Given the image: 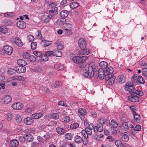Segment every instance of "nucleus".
Returning a JSON list of instances; mask_svg holds the SVG:
<instances>
[{"label": "nucleus", "mask_w": 147, "mask_h": 147, "mask_svg": "<svg viewBox=\"0 0 147 147\" xmlns=\"http://www.w3.org/2000/svg\"><path fill=\"white\" fill-rule=\"evenodd\" d=\"M97 69V67L95 65L90 66L88 67L87 72L86 70H84L82 74L85 77L92 78L94 75V72Z\"/></svg>", "instance_id": "obj_1"}, {"label": "nucleus", "mask_w": 147, "mask_h": 147, "mask_svg": "<svg viewBox=\"0 0 147 147\" xmlns=\"http://www.w3.org/2000/svg\"><path fill=\"white\" fill-rule=\"evenodd\" d=\"M65 34L66 36H69L73 34V31L74 30V26L70 23H65L62 26Z\"/></svg>", "instance_id": "obj_2"}, {"label": "nucleus", "mask_w": 147, "mask_h": 147, "mask_svg": "<svg viewBox=\"0 0 147 147\" xmlns=\"http://www.w3.org/2000/svg\"><path fill=\"white\" fill-rule=\"evenodd\" d=\"M70 58L74 63L79 64L82 61L83 59H87V57H79L77 56H73V55H70Z\"/></svg>", "instance_id": "obj_3"}, {"label": "nucleus", "mask_w": 147, "mask_h": 147, "mask_svg": "<svg viewBox=\"0 0 147 147\" xmlns=\"http://www.w3.org/2000/svg\"><path fill=\"white\" fill-rule=\"evenodd\" d=\"M54 18V15L46 13L41 16L42 20L45 23L49 22L51 19Z\"/></svg>", "instance_id": "obj_4"}, {"label": "nucleus", "mask_w": 147, "mask_h": 147, "mask_svg": "<svg viewBox=\"0 0 147 147\" xmlns=\"http://www.w3.org/2000/svg\"><path fill=\"white\" fill-rule=\"evenodd\" d=\"M128 99L129 101L134 102H138L139 100V96H136V94L133 92L128 96Z\"/></svg>", "instance_id": "obj_5"}, {"label": "nucleus", "mask_w": 147, "mask_h": 147, "mask_svg": "<svg viewBox=\"0 0 147 147\" xmlns=\"http://www.w3.org/2000/svg\"><path fill=\"white\" fill-rule=\"evenodd\" d=\"M135 87L133 84L131 82H127L125 86V90L131 92L133 91Z\"/></svg>", "instance_id": "obj_6"}, {"label": "nucleus", "mask_w": 147, "mask_h": 147, "mask_svg": "<svg viewBox=\"0 0 147 147\" xmlns=\"http://www.w3.org/2000/svg\"><path fill=\"white\" fill-rule=\"evenodd\" d=\"M128 127L127 123L126 122H123L122 125L118 127V131L119 132H122L123 131L127 130Z\"/></svg>", "instance_id": "obj_7"}, {"label": "nucleus", "mask_w": 147, "mask_h": 147, "mask_svg": "<svg viewBox=\"0 0 147 147\" xmlns=\"http://www.w3.org/2000/svg\"><path fill=\"white\" fill-rule=\"evenodd\" d=\"M3 49L5 53L9 55H11L13 52V49L12 47L8 45L4 46Z\"/></svg>", "instance_id": "obj_8"}, {"label": "nucleus", "mask_w": 147, "mask_h": 147, "mask_svg": "<svg viewBox=\"0 0 147 147\" xmlns=\"http://www.w3.org/2000/svg\"><path fill=\"white\" fill-rule=\"evenodd\" d=\"M78 45L81 49H85L86 47V43L85 40L82 38L79 39L78 41Z\"/></svg>", "instance_id": "obj_9"}, {"label": "nucleus", "mask_w": 147, "mask_h": 147, "mask_svg": "<svg viewBox=\"0 0 147 147\" xmlns=\"http://www.w3.org/2000/svg\"><path fill=\"white\" fill-rule=\"evenodd\" d=\"M11 107L14 109L19 110L23 107L24 105L20 102H16L13 103Z\"/></svg>", "instance_id": "obj_10"}, {"label": "nucleus", "mask_w": 147, "mask_h": 147, "mask_svg": "<svg viewBox=\"0 0 147 147\" xmlns=\"http://www.w3.org/2000/svg\"><path fill=\"white\" fill-rule=\"evenodd\" d=\"M11 97L8 95L4 96L2 99V102L3 104H7L10 102L11 101Z\"/></svg>", "instance_id": "obj_11"}, {"label": "nucleus", "mask_w": 147, "mask_h": 147, "mask_svg": "<svg viewBox=\"0 0 147 147\" xmlns=\"http://www.w3.org/2000/svg\"><path fill=\"white\" fill-rule=\"evenodd\" d=\"M17 26L21 29H23L25 28L26 27V23L23 20L18 21L16 23Z\"/></svg>", "instance_id": "obj_12"}, {"label": "nucleus", "mask_w": 147, "mask_h": 147, "mask_svg": "<svg viewBox=\"0 0 147 147\" xmlns=\"http://www.w3.org/2000/svg\"><path fill=\"white\" fill-rule=\"evenodd\" d=\"M103 126L101 124L97 123V125L93 127L94 131L95 132L97 131L99 132H102L103 130Z\"/></svg>", "instance_id": "obj_13"}, {"label": "nucleus", "mask_w": 147, "mask_h": 147, "mask_svg": "<svg viewBox=\"0 0 147 147\" xmlns=\"http://www.w3.org/2000/svg\"><path fill=\"white\" fill-rule=\"evenodd\" d=\"M16 69V72L18 73H23L26 71V67L23 66H17Z\"/></svg>", "instance_id": "obj_14"}, {"label": "nucleus", "mask_w": 147, "mask_h": 147, "mask_svg": "<svg viewBox=\"0 0 147 147\" xmlns=\"http://www.w3.org/2000/svg\"><path fill=\"white\" fill-rule=\"evenodd\" d=\"M120 137L121 140L124 142H127L129 140L128 135L124 133L120 135Z\"/></svg>", "instance_id": "obj_15"}, {"label": "nucleus", "mask_w": 147, "mask_h": 147, "mask_svg": "<svg viewBox=\"0 0 147 147\" xmlns=\"http://www.w3.org/2000/svg\"><path fill=\"white\" fill-rule=\"evenodd\" d=\"M59 115L57 113H53L52 115L49 116L46 115L45 117V118H47L48 119L50 118L54 119H57L59 118Z\"/></svg>", "instance_id": "obj_16"}, {"label": "nucleus", "mask_w": 147, "mask_h": 147, "mask_svg": "<svg viewBox=\"0 0 147 147\" xmlns=\"http://www.w3.org/2000/svg\"><path fill=\"white\" fill-rule=\"evenodd\" d=\"M53 42L51 41L42 40L40 42V44L44 47H46L51 45Z\"/></svg>", "instance_id": "obj_17"}, {"label": "nucleus", "mask_w": 147, "mask_h": 147, "mask_svg": "<svg viewBox=\"0 0 147 147\" xmlns=\"http://www.w3.org/2000/svg\"><path fill=\"white\" fill-rule=\"evenodd\" d=\"M98 77L101 79H103L105 77V73L103 69H99L98 72Z\"/></svg>", "instance_id": "obj_18"}, {"label": "nucleus", "mask_w": 147, "mask_h": 147, "mask_svg": "<svg viewBox=\"0 0 147 147\" xmlns=\"http://www.w3.org/2000/svg\"><path fill=\"white\" fill-rule=\"evenodd\" d=\"M24 123L27 125H31L33 122L32 118L30 117H27L24 119Z\"/></svg>", "instance_id": "obj_19"}, {"label": "nucleus", "mask_w": 147, "mask_h": 147, "mask_svg": "<svg viewBox=\"0 0 147 147\" xmlns=\"http://www.w3.org/2000/svg\"><path fill=\"white\" fill-rule=\"evenodd\" d=\"M19 144L18 141L16 139H14L10 141L9 145L11 147H17Z\"/></svg>", "instance_id": "obj_20"}, {"label": "nucleus", "mask_w": 147, "mask_h": 147, "mask_svg": "<svg viewBox=\"0 0 147 147\" xmlns=\"http://www.w3.org/2000/svg\"><path fill=\"white\" fill-rule=\"evenodd\" d=\"M14 42L16 45L20 47H21L23 45L21 40L18 37H16L15 38Z\"/></svg>", "instance_id": "obj_21"}, {"label": "nucleus", "mask_w": 147, "mask_h": 147, "mask_svg": "<svg viewBox=\"0 0 147 147\" xmlns=\"http://www.w3.org/2000/svg\"><path fill=\"white\" fill-rule=\"evenodd\" d=\"M56 130L57 133L60 135H63L66 133L65 130L61 127H57Z\"/></svg>", "instance_id": "obj_22"}, {"label": "nucleus", "mask_w": 147, "mask_h": 147, "mask_svg": "<svg viewBox=\"0 0 147 147\" xmlns=\"http://www.w3.org/2000/svg\"><path fill=\"white\" fill-rule=\"evenodd\" d=\"M82 49V50L79 53L81 55H87L90 53V52L89 50L85 49Z\"/></svg>", "instance_id": "obj_23"}, {"label": "nucleus", "mask_w": 147, "mask_h": 147, "mask_svg": "<svg viewBox=\"0 0 147 147\" xmlns=\"http://www.w3.org/2000/svg\"><path fill=\"white\" fill-rule=\"evenodd\" d=\"M43 115L41 113H36L32 115L31 117L33 119H37L41 118Z\"/></svg>", "instance_id": "obj_24"}, {"label": "nucleus", "mask_w": 147, "mask_h": 147, "mask_svg": "<svg viewBox=\"0 0 147 147\" xmlns=\"http://www.w3.org/2000/svg\"><path fill=\"white\" fill-rule=\"evenodd\" d=\"M134 120L135 122L138 123L140 121V117L136 113H133Z\"/></svg>", "instance_id": "obj_25"}, {"label": "nucleus", "mask_w": 147, "mask_h": 147, "mask_svg": "<svg viewBox=\"0 0 147 147\" xmlns=\"http://www.w3.org/2000/svg\"><path fill=\"white\" fill-rule=\"evenodd\" d=\"M17 63L19 66L25 67L27 64L26 62L23 59H19L17 61Z\"/></svg>", "instance_id": "obj_26"}, {"label": "nucleus", "mask_w": 147, "mask_h": 147, "mask_svg": "<svg viewBox=\"0 0 147 147\" xmlns=\"http://www.w3.org/2000/svg\"><path fill=\"white\" fill-rule=\"evenodd\" d=\"M69 14L68 12L66 10L62 11L60 13V15L61 17L62 18H64L67 17Z\"/></svg>", "instance_id": "obj_27"}, {"label": "nucleus", "mask_w": 147, "mask_h": 147, "mask_svg": "<svg viewBox=\"0 0 147 147\" xmlns=\"http://www.w3.org/2000/svg\"><path fill=\"white\" fill-rule=\"evenodd\" d=\"M58 10L57 7H55V8H53L51 10L49 11V13H51V14L54 15V17L55 15H56L58 13Z\"/></svg>", "instance_id": "obj_28"}, {"label": "nucleus", "mask_w": 147, "mask_h": 147, "mask_svg": "<svg viewBox=\"0 0 147 147\" xmlns=\"http://www.w3.org/2000/svg\"><path fill=\"white\" fill-rule=\"evenodd\" d=\"M86 60L87 59H83L82 61L78 64V65L80 67L83 68L86 66Z\"/></svg>", "instance_id": "obj_29"}, {"label": "nucleus", "mask_w": 147, "mask_h": 147, "mask_svg": "<svg viewBox=\"0 0 147 147\" xmlns=\"http://www.w3.org/2000/svg\"><path fill=\"white\" fill-rule=\"evenodd\" d=\"M115 144L117 147H124L121 141L119 140H117L115 142Z\"/></svg>", "instance_id": "obj_30"}, {"label": "nucleus", "mask_w": 147, "mask_h": 147, "mask_svg": "<svg viewBox=\"0 0 147 147\" xmlns=\"http://www.w3.org/2000/svg\"><path fill=\"white\" fill-rule=\"evenodd\" d=\"M8 32L7 28L4 26H0V34L4 33L5 34Z\"/></svg>", "instance_id": "obj_31"}, {"label": "nucleus", "mask_w": 147, "mask_h": 147, "mask_svg": "<svg viewBox=\"0 0 147 147\" xmlns=\"http://www.w3.org/2000/svg\"><path fill=\"white\" fill-rule=\"evenodd\" d=\"M114 71L113 68L110 66L108 67L106 69L105 73L108 74H113V73Z\"/></svg>", "instance_id": "obj_32"}, {"label": "nucleus", "mask_w": 147, "mask_h": 147, "mask_svg": "<svg viewBox=\"0 0 147 147\" xmlns=\"http://www.w3.org/2000/svg\"><path fill=\"white\" fill-rule=\"evenodd\" d=\"M139 75L137 74H134L131 78V81L134 83L138 82Z\"/></svg>", "instance_id": "obj_33"}, {"label": "nucleus", "mask_w": 147, "mask_h": 147, "mask_svg": "<svg viewBox=\"0 0 147 147\" xmlns=\"http://www.w3.org/2000/svg\"><path fill=\"white\" fill-rule=\"evenodd\" d=\"M3 23L6 26H9L12 24L13 22L10 19H7L4 20Z\"/></svg>", "instance_id": "obj_34"}, {"label": "nucleus", "mask_w": 147, "mask_h": 147, "mask_svg": "<svg viewBox=\"0 0 147 147\" xmlns=\"http://www.w3.org/2000/svg\"><path fill=\"white\" fill-rule=\"evenodd\" d=\"M75 139V142L77 143H81L83 141V140L82 138L78 135L76 136Z\"/></svg>", "instance_id": "obj_35"}, {"label": "nucleus", "mask_w": 147, "mask_h": 147, "mask_svg": "<svg viewBox=\"0 0 147 147\" xmlns=\"http://www.w3.org/2000/svg\"><path fill=\"white\" fill-rule=\"evenodd\" d=\"M78 114L80 115H84L86 114V111L83 109H80L78 110Z\"/></svg>", "instance_id": "obj_36"}, {"label": "nucleus", "mask_w": 147, "mask_h": 147, "mask_svg": "<svg viewBox=\"0 0 147 147\" xmlns=\"http://www.w3.org/2000/svg\"><path fill=\"white\" fill-rule=\"evenodd\" d=\"M12 79L17 80L18 81H23L24 80V78L22 76H15L12 77Z\"/></svg>", "instance_id": "obj_37"}, {"label": "nucleus", "mask_w": 147, "mask_h": 147, "mask_svg": "<svg viewBox=\"0 0 147 147\" xmlns=\"http://www.w3.org/2000/svg\"><path fill=\"white\" fill-rule=\"evenodd\" d=\"M99 66L102 68H105L108 65L107 63L104 61L100 62L99 63Z\"/></svg>", "instance_id": "obj_38"}, {"label": "nucleus", "mask_w": 147, "mask_h": 147, "mask_svg": "<svg viewBox=\"0 0 147 147\" xmlns=\"http://www.w3.org/2000/svg\"><path fill=\"white\" fill-rule=\"evenodd\" d=\"M25 137L26 141L32 142L33 140V137L30 134L27 135L25 136Z\"/></svg>", "instance_id": "obj_39"}, {"label": "nucleus", "mask_w": 147, "mask_h": 147, "mask_svg": "<svg viewBox=\"0 0 147 147\" xmlns=\"http://www.w3.org/2000/svg\"><path fill=\"white\" fill-rule=\"evenodd\" d=\"M111 127H117L118 125V123L115 119H112L110 123Z\"/></svg>", "instance_id": "obj_40"}, {"label": "nucleus", "mask_w": 147, "mask_h": 147, "mask_svg": "<svg viewBox=\"0 0 147 147\" xmlns=\"http://www.w3.org/2000/svg\"><path fill=\"white\" fill-rule=\"evenodd\" d=\"M73 134L71 133H67L65 135V138L67 139L71 140L73 138Z\"/></svg>", "instance_id": "obj_41"}, {"label": "nucleus", "mask_w": 147, "mask_h": 147, "mask_svg": "<svg viewBox=\"0 0 147 147\" xmlns=\"http://www.w3.org/2000/svg\"><path fill=\"white\" fill-rule=\"evenodd\" d=\"M45 55L48 57H53L55 56L54 52L51 51H47L45 53Z\"/></svg>", "instance_id": "obj_42"}, {"label": "nucleus", "mask_w": 147, "mask_h": 147, "mask_svg": "<svg viewBox=\"0 0 147 147\" xmlns=\"http://www.w3.org/2000/svg\"><path fill=\"white\" fill-rule=\"evenodd\" d=\"M117 80L119 82H124L125 80L124 76L122 75H121L119 76L117 78Z\"/></svg>", "instance_id": "obj_43"}, {"label": "nucleus", "mask_w": 147, "mask_h": 147, "mask_svg": "<svg viewBox=\"0 0 147 147\" xmlns=\"http://www.w3.org/2000/svg\"><path fill=\"white\" fill-rule=\"evenodd\" d=\"M79 5V4L77 2L72 3L70 4V7L72 9L77 8Z\"/></svg>", "instance_id": "obj_44"}, {"label": "nucleus", "mask_w": 147, "mask_h": 147, "mask_svg": "<svg viewBox=\"0 0 147 147\" xmlns=\"http://www.w3.org/2000/svg\"><path fill=\"white\" fill-rule=\"evenodd\" d=\"M115 79V77L114 75L108 80L109 84V85H112L114 83Z\"/></svg>", "instance_id": "obj_45"}, {"label": "nucleus", "mask_w": 147, "mask_h": 147, "mask_svg": "<svg viewBox=\"0 0 147 147\" xmlns=\"http://www.w3.org/2000/svg\"><path fill=\"white\" fill-rule=\"evenodd\" d=\"M138 82L140 84H144L145 82V80L141 76H139Z\"/></svg>", "instance_id": "obj_46"}, {"label": "nucleus", "mask_w": 147, "mask_h": 147, "mask_svg": "<svg viewBox=\"0 0 147 147\" xmlns=\"http://www.w3.org/2000/svg\"><path fill=\"white\" fill-rule=\"evenodd\" d=\"M146 66L147 67L144 68L142 69V74L145 76L146 79L147 80V65Z\"/></svg>", "instance_id": "obj_47"}, {"label": "nucleus", "mask_w": 147, "mask_h": 147, "mask_svg": "<svg viewBox=\"0 0 147 147\" xmlns=\"http://www.w3.org/2000/svg\"><path fill=\"white\" fill-rule=\"evenodd\" d=\"M105 122V120L104 118H102L99 119L98 120V124H101L102 125H104Z\"/></svg>", "instance_id": "obj_48"}, {"label": "nucleus", "mask_w": 147, "mask_h": 147, "mask_svg": "<svg viewBox=\"0 0 147 147\" xmlns=\"http://www.w3.org/2000/svg\"><path fill=\"white\" fill-rule=\"evenodd\" d=\"M117 127H111L109 128V130L111 131L112 134L113 135H115L117 133V131L116 129Z\"/></svg>", "instance_id": "obj_49"}, {"label": "nucleus", "mask_w": 147, "mask_h": 147, "mask_svg": "<svg viewBox=\"0 0 147 147\" xmlns=\"http://www.w3.org/2000/svg\"><path fill=\"white\" fill-rule=\"evenodd\" d=\"M79 125L77 123H74L71 125L70 128L71 129H74L77 128L79 127Z\"/></svg>", "instance_id": "obj_50"}, {"label": "nucleus", "mask_w": 147, "mask_h": 147, "mask_svg": "<svg viewBox=\"0 0 147 147\" xmlns=\"http://www.w3.org/2000/svg\"><path fill=\"white\" fill-rule=\"evenodd\" d=\"M114 75L113 74H109L105 73V79L106 81H108Z\"/></svg>", "instance_id": "obj_51"}, {"label": "nucleus", "mask_w": 147, "mask_h": 147, "mask_svg": "<svg viewBox=\"0 0 147 147\" xmlns=\"http://www.w3.org/2000/svg\"><path fill=\"white\" fill-rule=\"evenodd\" d=\"M16 70L10 68L8 69L7 73L9 74L13 75L16 74Z\"/></svg>", "instance_id": "obj_52"}, {"label": "nucleus", "mask_w": 147, "mask_h": 147, "mask_svg": "<svg viewBox=\"0 0 147 147\" xmlns=\"http://www.w3.org/2000/svg\"><path fill=\"white\" fill-rule=\"evenodd\" d=\"M55 56L57 57H61L62 55V53L59 50H56L54 52Z\"/></svg>", "instance_id": "obj_53"}, {"label": "nucleus", "mask_w": 147, "mask_h": 147, "mask_svg": "<svg viewBox=\"0 0 147 147\" xmlns=\"http://www.w3.org/2000/svg\"><path fill=\"white\" fill-rule=\"evenodd\" d=\"M28 60L30 62H34L36 61V57L33 55H30Z\"/></svg>", "instance_id": "obj_54"}, {"label": "nucleus", "mask_w": 147, "mask_h": 147, "mask_svg": "<svg viewBox=\"0 0 147 147\" xmlns=\"http://www.w3.org/2000/svg\"><path fill=\"white\" fill-rule=\"evenodd\" d=\"M12 115L11 113H8L6 114V119L8 121H10L12 119Z\"/></svg>", "instance_id": "obj_55"}, {"label": "nucleus", "mask_w": 147, "mask_h": 147, "mask_svg": "<svg viewBox=\"0 0 147 147\" xmlns=\"http://www.w3.org/2000/svg\"><path fill=\"white\" fill-rule=\"evenodd\" d=\"M30 54L28 52L24 53L23 54V57L24 59H28L30 56Z\"/></svg>", "instance_id": "obj_56"}, {"label": "nucleus", "mask_w": 147, "mask_h": 147, "mask_svg": "<svg viewBox=\"0 0 147 147\" xmlns=\"http://www.w3.org/2000/svg\"><path fill=\"white\" fill-rule=\"evenodd\" d=\"M16 120L17 122L18 123H20L22 121V119L21 116L19 115H17L16 117Z\"/></svg>", "instance_id": "obj_57"}, {"label": "nucleus", "mask_w": 147, "mask_h": 147, "mask_svg": "<svg viewBox=\"0 0 147 147\" xmlns=\"http://www.w3.org/2000/svg\"><path fill=\"white\" fill-rule=\"evenodd\" d=\"M37 47V43L36 42H32L31 43V47L33 50L35 49Z\"/></svg>", "instance_id": "obj_58"}, {"label": "nucleus", "mask_w": 147, "mask_h": 147, "mask_svg": "<svg viewBox=\"0 0 147 147\" xmlns=\"http://www.w3.org/2000/svg\"><path fill=\"white\" fill-rule=\"evenodd\" d=\"M14 15L13 12H7L4 13V16L7 17H12Z\"/></svg>", "instance_id": "obj_59"}, {"label": "nucleus", "mask_w": 147, "mask_h": 147, "mask_svg": "<svg viewBox=\"0 0 147 147\" xmlns=\"http://www.w3.org/2000/svg\"><path fill=\"white\" fill-rule=\"evenodd\" d=\"M34 38L33 36L31 35H29L27 36V40L29 42H31L33 41Z\"/></svg>", "instance_id": "obj_60"}, {"label": "nucleus", "mask_w": 147, "mask_h": 147, "mask_svg": "<svg viewBox=\"0 0 147 147\" xmlns=\"http://www.w3.org/2000/svg\"><path fill=\"white\" fill-rule=\"evenodd\" d=\"M19 140L21 143H23L26 141L25 137L23 136H20L19 138Z\"/></svg>", "instance_id": "obj_61"}, {"label": "nucleus", "mask_w": 147, "mask_h": 147, "mask_svg": "<svg viewBox=\"0 0 147 147\" xmlns=\"http://www.w3.org/2000/svg\"><path fill=\"white\" fill-rule=\"evenodd\" d=\"M134 93H135L136 94V96H142L143 94V92L136 90L134 92H133Z\"/></svg>", "instance_id": "obj_62"}, {"label": "nucleus", "mask_w": 147, "mask_h": 147, "mask_svg": "<svg viewBox=\"0 0 147 147\" xmlns=\"http://www.w3.org/2000/svg\"><path fill=\"white\" fill-rule=\"evenodd\" d=\"M33 54L36 56L39 57L42 56V54L39 51H34L33 52Z\"/></svg>", "instance_id": "obj_63"}, {"label": "nucleus", "mask_w": 147, "mask_h": 147, "mask_svg": "<svg viewBox=\"0 0 147 147\" xmlns=\"http://www.w3.org/2000/svg\"><path fill=\"white\" fill-rule=\"evenodd\" d=\"M91 130V129L88 128H86L85 129V131L87 134L89 135H91L92 134Z\"/></svg>", "instance_id": "obj_64"}]
</instances>
